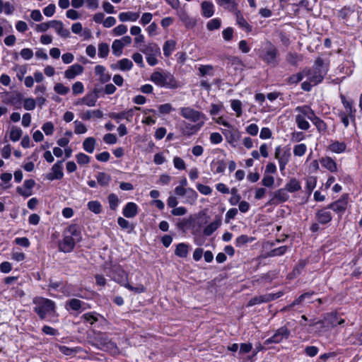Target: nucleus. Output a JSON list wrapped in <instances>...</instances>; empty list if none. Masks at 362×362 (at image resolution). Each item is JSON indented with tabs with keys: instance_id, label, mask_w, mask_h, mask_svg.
Here are the masks:
<instances>
[{
	"instance_id": "obj_5",
	"label": "nucleus",
	"mask_w": 362,
	"mask_h": 362,
	"mask_svg": "<svg viewBox=\"0 0 362 362\" xmlns=\"http://www.w3.org/2000/svg\"><path fill=\"white\" fill-rule=\"evenodd\" d=\"M180 115L182 117L192 122L197 123L192 127V129L197 131L204 125L206 116L202 112L194 110L192 107H181L180 109Z\"/></svg>"
},
{
	"instance_id": "obj_37",
	"label": "nucleus",
	"mask_w": 362,
	"mask_h": 362,
	"mask_svg": "<svg viewBox=\"0 0 362 362\" xmlns=\"http://www.w3.org/2000/svg\"><path fill=\"white\" fill-rule=\"evenodd\" d=\"M65 234L71 235L74 239L79 242L81 239V231L76 225L69 226L65 230Z\"/></svg>"
},
{
	"instance_id": "obj_28",
	"label": "nucleus",
	"mask_w": 362,
	"mask_h": 362,
	"mask_svg": "<svg viewBox=\"0 0 362 362\" xmlns=\"http://www.w3.org/2000/svg\"><path fill=\"white\" fill-rule=\"evenodd\" d=\"M202 15L205 18H210L214 14V4L210 1H204L201 4Z\"/></svg>"
},
{
	"instance_id": "obj_50",
	"label": "nucleus",
	"mask_w": 362,
	"mask_h": 362,
	"mask_svg": "<svg viewBox=\"0 0 362 362\" xmlns=\"http://www.w3.org/2000/svg\"><path fill=\"white\" fill-rule=\"evenodd\" d=\"M123 45L119 40H115L112 45V53L119 57L122 54Z\"/></svg>"
},
{
	"instance_id": "obj_49",
	"label": "nucleus",
	"mask_w": 362,
	"mask_h": 362,
	"mask_svg": "<svg viewBox=\"0 0 362 362\" xmlns=\"http://www.w3.org/2000/svg\"><path fill=\"white\" fill-rule=\"evenodd\" d=\"M22 134L23 132L20 128L13 127L10 132V139L14 142L18 141L21 139Z\"/></svg>"
},
{
	"instance_id": "obj_53",
	"label": "nucleus",
	"mask_w": 362,
	"mask_h": 362,
	"mask_svg": "<svg viewBox=\"0 0 362 362\" xmlns=\"http://www.w3.org/2000/svg\"><path fill=\"white\" fill-rule=\"evenodd\" d=\"M54 90L57 94L64 95L69 92L70 89L68 86H65L63 83H57L54 86Z\"/></svg>"
},
{
	"instance_id": "obj_22",
	"label": "nucleus",
	"mask_w": 362,
	"mask_h": 362,
	"mask_svg": "<svg viewBox=\"0 0 362 362\" xmlns=\"http://www.w3.org/2000/svg\"><path fill=\"white\" fill-rule=\"evenodd\" d=\"M63 161H57L52 168V173L47 175V178L49 180H60L63 177Z\"/></svg>"
},
{
	"instance_id": "obj_33",
	"label": "nucleus",
	"mask_w": 362,
	"mask_h": 362,
	"mask_svg": "<svg viewBox=\"0 0 362 362\" xmlns=\"http://www.w3.org/2000/svg\"><path fill=\"white\" fill-rule=\"evenodd\" d=\"M346 145L344 142L331 141L328 149L332 153H341L346 151Z\"/></svg>"
},
{
	"instance_id": "obj_15",
	"label": "nucleus",
	"mask_w": 362,
	"mask_h": 362,
	"mask_svg": "<svg viewBox=\"0 0 362 362\" xmlns=\"http://www.w3.org/2000/svg\"><path fill=\"white\" fill-rule=\"evenodd\" d=\"M99 92V89L94 88L93 92L86 94L83 98L77 100L75 104L76 105H86L88 107H93L96 104Z\"/></svg>"
},
{
	"instance_id": "obj_1",
	"label": "nucleus",
	"mask_w": 362,
	"mask_h": 362,
	"mask_svg": "<svg viewBox=\"0 0 362 362\" xmlns=\"http://www.w3.org/2000/svg\"><path fill=\"white\" fill-rule=\"evenodd\" d=\"M110 276L115 281L124 286L128 290L136 293H141L146 291V288L142 284L133 286L128 281V274L120 265H112L110 269Z\"/></svg>"
},
{
	"instance_id": "obj_64",
	"label": "nucleus",
	"mask_w": 362,
	"mask_h": 362,
	"mask_svg": "<svg viewBox=\"0 0 362 362\" xmlns=\"http://www.w3.org/2000/svg\"><path fill=\"white\" fill-rule=\"evenodd\" d=\"M42 129L46 135H52L54 129V124L51 122H47L42 125Z\"/></svg>"
},
{
	"instance_id": "obj_11",
	"label": "nucleus",
	"mask_w": 362,
	"mask_h": 362,
	"mask_svg": "<svg viewBox=\"0 0 362 362\" xmlns=\"http://www.w3.org/2000/svg\"><path fill=\"white\" fill-rule=\"evenodd\" d=\"M291 154L288 150H284L281 146L275 148L274 158L278 160L279 169L281 172L285 170L286 165L289 162Z\"/></svg>"
},
{
	"instance_id": "obj_63",
	"label": "nucleus",
	"mask_w": 362,
	"mask_h": 362,
	"mask_svg": "<svg viewBox=\"0 0 362 362\" xmlns=\"http://www.w3.org/2000/svg\"><path fill=\"white\" fill-rule=\"evenodd\" d=\"M338 117H339L341 122L343 123L345 128H347L349 125V115H348L346 112H344V111H339L337 113Z\"/></svg>"
},
{
	"instance_id": "obj_6",
	"label": "nucleus",
	"mask_w": 362,
	"mask_h": 362,
	"mask_svg": "<svg viewBox=\"0 0 362 362\" xmlns=\"http://www.w3.org/2000/svg\"><path fill=\"white\" fill-rule=\"evenodd\" d=\"M279 51L277 48L269 41L264 43L262 49L259 50V58L266 64L276 66L278 64L277 57Z\"/></svg>"
},
{
	"instance_id": "obj_16",
	"label": "nucleus",
	"mask_w": 362,
	"mask_h": 362,
	"mask_svg": "<svg viewBox=\"0 0 362 362\" xmlns=\"http://www.w3.org/2000/svg\"><path fill=\"white\" fill-rule=\"evenodd\" d=\"M77 242L74 237L64 233L63 240L59 243V250L65 253L70 252L73 250L75 243Z\"/></svg>"
},
{
	"instance_id": "obj_39",
	"label": "nucleus",
	"mask_w": 362,
	"mask_h": 362,
	"mask_svg": "<svg viewBox=\"0 0 362 362\" xmlns=\"http://www.w3.org/2000/svg\"><path fill=\"white\" fill-rule=\"evenodd\" d=\"M95 144L96 141L93 137H88L83 142V148L86 152L92 153L94 151Z\"/></svg>"
},
{
	"instance_id": "obj_27",
	"label": "nucleus",
	"mask_w": 362,
	"mask_h": 362,
	"mask_svg": "<svg viewBox=\"0 0 362 362\" xmlns=\"http://www.w3.org/2000/svg\"><path fill=\"white\" fill-rule=\"evenodd\" d=\"M51 28H53L57 34L62 37L66 38L70 35L69 30L64 28L63 23L60 21H52Z\"/></svg>"
},
{
	"instance_id": "obj_62",
	"label": "nucleus",
	"mask_w": 362,
	"mask_h": 362,
	"mask_svg": "<svg viewBox=\"0 0 362 362\" xmlns=\"http://www.w3.org/2000/svg\"><path fill=\"white\" fill-rule=\"evenodd\" d=\"M74 125H75L74 132L76 134H84L87 132V128L81 122L76 120L74 122Z\"/></svg>"
},
{
	"instance_id": "obj_7",
	"label": "nucleus",
	"mask_w": 362,
	"mask_h": 362,
	"mask_svg": "<svg viewBox=\"0 0 362 362\" xmlns=\"http://www.w3.org/2000/svg\"><path fill=\"white\" fill-rule=\"evenodd\" d=\"M94 345L98 349L108 351L112 354H117L119 351L116 344L104 333H99L94 339Z\"/></svg>"
},
{
	"instance_id": "obj_52",
	"label": "nucleus",
	"mask_w": 362,
	"mask_h": 362,
	"mask_svg": "<svg viewBox=\"0 0 362 362\" xmlns=\"http://www.w3.org/2000/svg\"><path fill=\"white\" fill-rule=\"evenodd\" d=\"M236 0H217V4L221 6H224L226 8L234 10L236 8Z\"/></svg>"
},
{
	"instance_id": "obj_38",
	"label": "nucleus",
	"mask_w": 362,
	"mask_h": 362,
	"mask_svg": "<svg viewBox=\"0 0 362 362\" xmlns=\"http://www.w3.org/2000/svg\"><path fill=\"white\" fill-rule=\"evenodd\" d=\"M185 203L194 204L197 199L198 194L197 192L192 188H187L186 193L185 194Z\"/></svg>"
},
{
	"instance_id": "obj_34",
	"label": "nucleus",
	"mask_w": 362,
	"mask_h": 362,
	"mask_svg": "<svg viewBox=\"0 0 362 362\" xmlns=\"http://www.w3.org/2000/svg\"><path fill=\"white\" fill-rule=\"evenodd\" d=\"M95 73L97 76H99V81L102 83H107L110 80V75L105 73V67L102 65L95 66Z\"/></svg>"
},
{
	"instance_id": "obj_2",
	"label": "nucleus",
	"mask_w": 362,
	"mask_h": 362,
	"mask_svg": "<svg viewBox=\"0 0 362 362\" xmlns=\"http://www.w3.org/2000/svg\"><path fill=\"white\" fill-rule=\"evenodd\" d=\"M35 305L34 312L40 320H45L48 315H53L56 312V303L53 300L43 297L37 296L33 299Z\"/></svg>"
},
{
	"instance_id": "obj_40",
	"label": "nucleus",
	"mask_w": 362,
	"mask_h": 362,
	"mask_svg": "<svg viewBox=\"0 0 362 362\" xmlns=\"http://www.w3.org/2000/svg\"><path fill=\"white\" fill-rule=\"evenodd\" d=\"M176 42L173 40H167L163 45V54L165 57H170L175 49Z\"/></svg>"
},
{
	"instance_id": "obj_59",
	"label": "nucleus",
	"mask_w": 362,
	"mask_h": 362,
	"mask_svg": "<svg viewBox=\"0 0 362 362\" xmlns=\"http://www.w3.org/2000/svg\"><path fill=\"white\" fill-rule=\"evenodd\" d=\"M36 107V101L35 99L31 98H25L23 100V107L26 110H33Z\"/></svg>"
},
{
	"instance_id": "obj_51",
	"label": "nucleus",
	"mask_w": 362,
	"mask_h": 362,
	"mask_svg": "<svg viewBox=\"0 0 362 362\" xmlns=\"http://www.w3.org/2000/svg\"><path fill=\"white\" fill-rule=\"evenodd\" d=\"M221 20L218 18H214L210 20L206 23V28L209 31H212L214 30H218L221 28Z\"/></svg>"
},
{
	"instance_id": "obj_10",
	"label": "nucleus",
	"mask_w": 362,
	"mask_h": 362,
	"mask_svg": "<svg viewBox=\"0 0 362 362\" xmlns=\"http://www.w3.org/2000/svg\"><path fill=\"white\" fill-rule=\"evenodd\" d=\"M283 292L279 291L276 293H267L258 296H255L249 300L247 306L251 307L263 303H268L280 298L283 296Z\"/></svg>"
},
{
	"instance_id": "obj_18",
	"label": "nucleus",
	"mask_w": 362,
	"mask_h": 362,
	"mask_svg": "<svg viewBox=\"0 0 362 362\" xmlns=\"http://www.w3.org/2000/svg\"><path fill=\"white\" fill-rule=\"evenodd\" d=\"M340 98L343 106L345 108V111H344V112L349 115L351 122L355 124L356 110L354 107L353 101L346 100L344 95H341Z\"/></svg>"
},
{
	"instance_id": "obj_58",
	"label": "nucleus",
	"mask_w": 362,
	"mask_h": 362,
	"mask_svg": "<svg viewBox=\"0 0 362 362\" xmlns=\"http://www.w3.org/2000/svg\"><path fill=\"white\" fill-rule=\"evenodd\" d=\"M109 46L107 43H100L98 45V56L101 58H105L109 53Z\"/></svg>"
},
{
	"instance_id": "obj_29",
	"label": "nucleus",
	"mask_w": 362,
	"mask_h": 362,
	"mask_svg": "<svg viewBox=\"0 0 362 362\" xmlns=\"http://www.w3.org/2000/svg\"><path fill=\"white\" fill-rule=\"evenodd\" d=\"M122 214L126 218H134L138 214V206L134 202H128L124 207Z\"/></svg>"
},
{
	"instance_id": "obj_57",
	"label": "nucleus",
	"mask_w": 362,
	"mask_h": 362,
	"mask_svg": "<svg viewBox=\"0 0 362 362\" xmlns=\"http://www.w3.org/2000/svg\"><path fill=\"white\" fill-rule=\"evenodd\" d=\"M107 199L110 204V208L112 210H115L119 204L118 197L115 194L112 193L109 194Z\"/></svg>"
},
{
	"instance_id": "obj_24",
	"label": "nucleus",
	"mask_w": 362,
	"mask_h": 362,
	"mask_svg": "<svg viewBox=\"0 0 362 362\" xmlns=\"http://www.w3.org/2000/svg\"><path fill=\"white\" fill-rule=\"evenodd\" d=\"M140 50L146 56L148 55H160V49L159 46L155 42H149L146 45H144Z\"/></svg>"
},
{
	"instance_id": "obj_55",
	"label": "nucleus",
	"mask_w": 362,
	"mask_h": 362,
	"mask_svg": "<svg viewBox=\"0 0 362 362\" xmlns=\"http://www.w3.org/2000/svg\"><path fill=\"white\" fill-rule=\"evenodd\" d=\"M307 151V146L305 144H297L293 148V154L296 156H303Z\"/></svg>"
},
{
	"instance_id": "obj_14",
	"label": "nucleus",
	"mask_w": 362,
	"mask_h": 362,
	"mask_svg": "<svg viewBox=\"0 0 362 362\" xmlns=\"http://www.w3.org/2000/svg\"><path fill=\"white\" fill-rule=\"evenodd\" d=\"M318 325L321 328H325L328 325L334 327L337 325V317L335 314L328 313L325 316L324 320H316L314 319L310 320V326L314 327Z\"/></svg>"
},
{
	"instance_id": "obj_21",
	"label": "nucleus",
	"mask_w": 362,
	"mask_h": 362,
	"mask_svg": "<svg viewBox=\"0 0 362 362\" xmlns=\"http://www.w3.org/2000/svg\"><path fill=\"white\" fill-rule=\"evenodd\" d=\"M222 133L226 136L228 142L232 146H234V143L240 139V132L233 127L227 129H222Z\"/></svg>"
},
{
	"instance_id": "obj_4",
	"label": "nucleus",
	"mask_w": 362,
	"mask_h": 362,
	"mask_svg": "<svg viewBox=\"0 0 362 362\" xmlns=\"http://www.w3.org/2000/svg\"><path fill=\"white\" fill-rule=\"evenodd\" d=\"M150 79L156 85L160 87L170 89H174L179 87L178 83L173 75L168 71H154L151 75Z\"/></svg>"
},
{
	"instance_id": "obj_36",
	"label": "nucleus",
	"mask_w": 362,
	"mask_h": 362,
	"mask_svg": "<svg viewBox=\"0 0 362 362\" xmlns=\"http://www.w3.org/2000/svg\"><path fill=\"white\" fill-rule=\"evenodd\" d=\"M237 24L247 33L252 31V26L247 22L240 11H237L235 13Z\"/></svg>"
},
{
	"instance_id": "obj_25",
	"label": "nucleus",
	"mask_w": 362,
	"mask_h": 362,
	"mask_svg": "<svg viewBox=\"0 0 362 362\" xmlns=\"http://www.w3.org/2000/svg\"><path fill=\"white\" fill-rule=\"evenodd\" d=\"M83 67L78 64H75L69 66L64 72V76L67 79H73L77 75L82 74Z\"/></svg>"
},
{
	"instance_id": "obj_35",
	"label": "nucleus",
	"mask_w": 362,
	"mask_h": 362,
	"mask_svg": "<svg viewBox=\"0 0 362 362\" xmlns=\"http://www.w3.org/2000/svg\"><path fill=\"white\" fill-rule=\"evenodd\" d=\"M118 17L121 22H134L139 18V13L132 11L122 12L119 14Z\"/></svg>"
},
{
	"instance_id": "obj_3",
	"label": "nucleus",
	"mask_w": 362,
	"mask_h": 362,
	"mask_svg": "<svg viewBox=\"0 0 362 362\" xmlns=\"http://www.w3.org/2000/svg\"><path fill=\"white\" fill-rule=\"evenodd\" d=\"M327 69L323 65V60L321 58L317 59L315 65L312 69H305L303 74L308 77L313 85L316 86L321 83L327 74Z\"/></svg>"
},
{
	"instance_id": "obj_32",
	"label": "nucleus",
	"mask_w": 362,
	"mask_h": 362,
	"mask_svg": "<svg viewBox=\"0 0 362 362\" xmlns=\"http://www.w3.org/2000/svg\"><path fill=\"white\" fill-rule=\"evenodd\" d=\"M221 216H216V220L209 225H207L204 230V234L206 236H209L213 234V233L217 230V228L221 226Z\"/></svg>"
},
{
	"instance_id": "obj_56",
	"label": "nucleus",
	"mask_w": 362,
	"mask_h": 362,
	"mask_svg": "<svg viewBox=\"0 0 362 362\" xmlns=\"http://www.w3.org/2000/svg\"><path fill=\"white\" fill-rule=\"evenodd\" d=\"M286 246H281L279 247L275 248L267 253L268 257H275V256H281L286 253L287 251Z\"/></svg>"
},
{
	"instance_id": "obj_19",
	"label": "nucleus",
	"mask_w": 362,
	"mask_h": 362,
	"mask_svg": "<svg viewBox=\"0 0 362 362\" xmlns=\"http://www.w3.org/2000/svg\"><path fill=\"white\" fill-rule=\"evenodd\" d=\"M327 209V206L323 209H319L315 213V218L320 224L325 225L329 223L332 219V216L331 212Z\"/></svg>"
},
{
	"instance_id": "obj_8",
	"label": "nucleus",
	"mask_w": 362,
	"mask_h": 362,
	"mask_svg": "<svg viewBox=\"0 0 362 362\" xmlns=\"http://www.w3.org/2000/svg\"><path fill=\"white\" fill-rule=\"evenodd\" d=\"M306 109L312 110L308 105L297 106L295 108V112H298L295 116V122L298 129L301 130H308L310 125V123L306 120L307 115H304V112L307 111Z\"/></svg>"
},
{
	"instance_id": "obj_60",
	"label": "nucleus",
	"mask_w": 362,
	"mask_h": 362,
	"mask_svg": "<svg viewBox=\"0 0 362 362\" xmlns=\"http://www.w3.org/2000/svg\"><path fill=\"white\" fill-rule=\"evenodd\" d=\"M262 184L266 187H271L274 185V178L273 176L269 175L264 174V177L262 180Z\"/></svg>"
},
{
	"instance_id": "obj_47",
	"label": "nucleus",
	"mask_w": 362,
	"mask_h": 362,
	"mask_svg": "<svg viewBox=\"0 0 362 362\" xmlns=\"http://www.w3.org/2000/svg\"><path fill=\"white\" fill-rule=\"evenodd\" d=\"M230 106L232 110L235 112L236 117H240L243 114L242 102L239 100H232L230 101Z\"/></svg>"
},
{
	"instance_id": "obj_46",
	"label": "nucleus",
	"mask_w": 362,
	"mask_h": 362,
	"mask_svg": "<svg viewBox=\"0 0 362 362\" xmlns=\"http://www.w3.org/2000/svg\"><path fill=\"white\" fill-rule=\"evenodd\" d=\"M88 209L95 214H99L102 211L101 204L98 201H90L87 204Z\"/></svg>"
},
{
	"instance_id": "obj_26",
	"label": "nucleus",
	"mask_w": 362,
	"mask_h": 362,
	"mask_svg": "<svg viewBox=\"0 0 362 362\" xmlns=\"http://www.w3.org/2000/svg\"><path fill=\"white\" fill-rule=\"evenodd\" d=\"M86 303L76 298H72L66 303V309L67 310H72L78 311L80 310H84L86 309L85 306Z\"/></svg>"
},
{
	"instance_id": "obj_31",
	"label": "nucleus",
	"mask_w": 362,
	"mask_h": 362,
	"mask_svg": "<svg viewBox=\"0 0 362 362\" xmlns=\"http://www.w3.org/2000/svg\"><path fill=\"white\" fill-rule=\"evenodd\" d=\"M321 165L329 171L335 173L337 171L336 162L329 156H326L320 159Z\"/></svg>"
},
{
	"instance_id": "obj_17",
	"label": "nucleus",
	"mask_w": 362,
	"mask_h": 362,
	"mask_svg": "<svg viewBox=\"0 0 362 362\" xmlns=\"http://www.w3.org/2000/svg\"><path fill=\"white\" fill-rule=\"evenodd\" d=\"M134 110H139L140 107H134V108H132V109L128 110L127 111H123V112H119V113H117V112H110L109 114V117L111 118V119H115L117 123H119V121L121 119H125L127 121L130 122L132 120V119Z\"/></svg>"
},
{
	"instance_id": "obj_43",
	"label": "nucleus",
	"mask_w": 362,
	"mask_h": 362,
	"mask_svg": "<svg viewBox=\"0 0 362 362\" xmlns=\"http://www.w3.org/2000/svg\"><path fill=\"white\" fill-rule=\"evenodd\" d=\"M285 188L289 192H295L299 191L301 189V186L299 181L293 178L286 185Z\"/></svg>"
},
{
	"instance_id": "obj_44",
	"label": "nucleus",
	"mask_w": 362,
	"mask_h": 362,
	"mask_svg": "<svg viewBox=\"0 0 362 362\" xmlns=\"http://www.w3.org/2000/svg\"><path fill=\"white\" fill-rule=\"evenodd\" d=\"M255 240V238L250 237L247 235H241L235 239V245L240 247L247 243H252Z\"/></svg>"
},
{
	"instance_id": "obj_30",
	"label": "nucleus",
	"mask_w": 362,
	"mask_h": 362,
	"mask_svg": "<svg viewBox=\"0 0 362 362\" xmlns=\"http://www.w3.org/2000/svg\"><path fill=\"white\" fill-rule=\"evenodd\" d=\"M133 67V62L127 58L119 60L116 64H112L111 68L113 69H119L121 71H129Z\"/></svg>"
},
{
	"instance_id": "obj_42",
	"label": "nucleus",
	"mask_w": 362,
	"mask_h": 362,
	"mask_svg": "<svg viewBox=\"0 0 362 362\" xmlns=\"http://www.w3.org/2000/svg\"><path fill=\"white\" fill-rule=\"evenodd\" d=\"M274 198L277 199L279 202H284L289 198L288 191L286 188H281L274 193Z\"/></svg>"
},
{
	"instance_id": "obj_23",
	"label": "nucleus",
	"mask_w": 362,
	"mask_h": 362,
	"mask_svg": "<svg viewBox=\"0 0 362 362\" xmlns=\"http://www.w3.org/2000/svg\"><path fill=\"white\" fill-rule=\"evenodd\" d=\"M86 4L89 9L96 10L99 7L98 0H71V6L74 8H79Z\"/></svg>"
},
{
	"instance_id": "obj_45",
	"label": "nucleus",
	"mask_w": 362,
	"mask_h": 362,
	"mask_svg": "<svg viewBox=\"0 0 362 362\" xmlns=\"http://www.w3.org/2000/svg\"><path fill=\"white\" fill-rule=\"evenodd\" d=\"M96 179L98 184L101 186H107L111 180L110 176L103 172L98 173Z\"/></svg>"
},
{
	"instance_id": "obj_41",
	"label": "nucleus",
	"mask_w": 362,
	"mask_h": 362,
	"mask_svg": "<svg viewBox=\"0 0 362 362\" xmlns=\"http://www.w3.org/2000/svg\"><path fill=\"white\" fill-rule=\"evenodd\" d=\"M188 245H187L186 243H179L176 246L175 254V255L180 257L185 258L188 255Z\"/></svg>"
},
{
	"instance_id": "obj_20",
	"label": "nucleus",
	"mask_w": 362,
	"mask_h": 362,
	"mask_svg": "<svg viewBox=\"0 0 362 362\" xmlns=\"http://www.w3.org/2000/svg\"><path fill=\"white\" fill-rule=\"evenodd\" d=\"M177 15L178 16L180 20L185 25V26L188 28H193L196 25V21L190 17L186 11L181 8H177Z\"/></svg>"
},
{
	"instance_id": "obj_9",
	"label": "nucleus",
	"mask_w": 362,
	"mask_h": 362,
	"mask_svg": "<svg viewBox=\"0 0 362 362\" xmlns=\"http://www.w3.org/2000/svg\"><path fill=\"white\" fill-rule=\"evenodd\" d=\"M348 199L349 195L343 194L340 199L327 205V209H332L341 217L347 209Z\"/></svg>"
},
{
	"instance_id": "obj_48",
	"label": "nucleus",
	"mask_w": 362,
	"mask_h": 362,
	"mask_svg": "<svg viewBox=\"0 0 362 362\" xmlns=\"http://www.w3.org/2000/svg\"><path fill=\"white\" fill-rule=\"evenodd\" d=\"M98 316H100L96 313H87L83 314L81 316V318L87 322H89L90 325H93L95 322L98 320Z\"/></svg>"
},
{
	"instance_id": "obj_61",
	"label": "nucleus",
	"mask_w": 362,
	"mask_h": 362,
	"mask_svg": "<svg viewBox=\"0 0 362 362\" xmlns=\"http://www.w3.org/2000/svg\"><path fill=\"white\" fill-rule=\"evenodd\" d=\"M76 161L80 165L88 164L90 162V157L83 153L76 155Z\"/></svg>"
},
{
	"instance_id": "obj_54",
	"label": "nucleus",
	"mask_w": 362,
	"mask_h": 362,
	"mask_svg": "<svg viewBox=\"0 0 362 362\" xmlns=\"http://www.w3.org/2000/svg\"><path fill=\"white\" fill-rule=\"evenodd\" d=\"M305 76V74H303V71L302 72L297 73L296 74H293L291 76L287 79V83L290 85L296 84L298 82L301 81Z\"/></svg>"
},
{
	"instance_id": "obj_12",
	"label": "nucleus",
	"mask_w": 362,
	"mask_h": 362,
	"mask_svg": "<svg viewBox=\"0 0 362 362\" xmlns=\"http://www.w3.org/2000/svg\"><path fill=\"white\" fill-rule=\"evenodd\" d=\"M307 111L304 112V115H307V118L310 119L315 126L317 132L320 134H325L327 131V124L317 117L313 110L306 109Z\"/></svg>"
},
{
	"instance_id": "obj_13",
	"label": "nucleus",
	"mask_w": 362,
	"mask_h": 362,
	"mask_svg": "<svg viewBox=\"0 0 362 362\" xmlns=\"http://www.w3.org/2000/svg\"><path fill=\"white\" fill-rule=\"evenodd\" d=\"M290 334L288 329L284 326L279 328L275 333L269 338L266 339L264 344L269 345L272 343H280L284 339H288Z\"/></svg>"
}]
</instances>
